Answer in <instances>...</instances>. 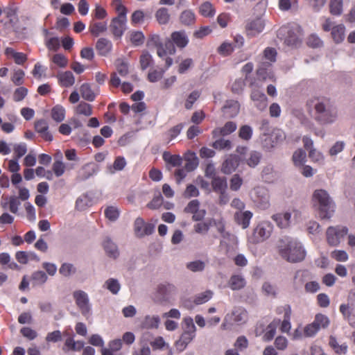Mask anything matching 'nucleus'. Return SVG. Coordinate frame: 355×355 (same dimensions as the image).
I'll list each match as a JSON object with an SVG mask.
<instances>
[{"label":"nucleus","mask_w":355,"mask_h":355,"mask_svg":"<svg viewBox=\"0 0 355 355\" xmlns=\"http://www.w3.org/2000/svg\"><path fill=\"white\" fill-rule=\"evenodd\" d=\"M240 161L237 155H230L222 164L221 172L226 175L232 173L238 168Z\"/></svg>","instance_id":"11"},{"label":"nucleus","mask_w":355,"mask_h":355,"mask_svg":"<svg viewBox=\"0 0 355 355\" xmlns=\"http://www.w3.org/2000/svg\"><path fill=\"white\" fill-rule=\"evenodd\" d=\"M345 28L343 25L340 24L332 28L331 35L336 43H340L345 38Z\"/></svg>","instance_id":"39"},{"label":"nucleus","mask_w":355,"mask_h":355,"mask_svg":"<svg viewBox=\"0 0 355 355\" xmlns=\"http://www.w3.org/2000/svg\"><path fill=\"white\" fill-rule=\"evenodd\" d=\"M104 286L109 290L113 295H116L121 289V285L119 281L114 278H110L105 281Z\"/></svg>","instance_id":"46"},{"label":"nucleus","mask_w":355,"mask_h":355,"mask_svg":"<svg viewBox=\"0 0 355 355\" xmlns=\"http://www.w3.org/2000/svg\"><path fill=\"white\" fill-rule=\"evenodd\" d=\"M126 165V161L123 157H117L114 164L109 167L110 172L114 173L115 171H122Z\"/></svg>","instance_id":"53"},{"label":"nucleus","mask_w":355,"mask_h":355,"mask_svg":"<svg viewBox=\"0 0 355 355\" xmlns=\"http://www.w3.org/2000/svg\"><path fill=\"white\" fill-rule=\"evenodd\" d=\"M213 293L211 291H206L197 295L193 300L196 304H202L208 302L212 297Z\"/></svg>","instance_id":"60"},{"label":"nucleus","mask_w":355,"mask_h":355,"mask_svg":"<svg viewBox=\"0 0 355 355\" xmlns=\"http://www.w3.org/2000/svg\"><path fill=\"white\" fill-rule=\"evenodd\" d=\"M286 139V134L285 132L280 130L277 129L275 130L272 135L270 137V140L272 141V144H271L270 147L272 148L275 146V145L282 142Z\"/></svg>","instance_id":"47"},{"label":"nucleus","mask_w":355,"mask_h":355,"mask_svg":"<svg viewBox=\"0 0 355 355\" xmlns=\"http://www.w3.org/2000/svg\"><path fill=\"white\" fill-rule=\"evenodd\" d=\"M279 254L290 263L302 261L306 257V250L302 243L295 238L284 236L277 244Z\"/></svg>","instance_id":"1"},{"label":"nucleus","mask_w":355,"mask_h":355,"mask_svg":"<svg viewBox=\"0 0 355 355\" xmlns=\"http://www.w3.org/2000/svg\"><path fill=\"white\" fill-rule=\"evenodd\" d=\"M279 323L280 320H274L268 325L266 332L263 336V339L264 341L268 342L273 339L276 334L277 327Z\"/></svg>","instance_id":"32"},{"label":"nucleus","mask_w":355,"mask_h":355,"mask_svg":"<svg viewBox=\"0 0 355 355\" xmlns=\"http://www.w3.org/2000/svg\"><path fill=\"white\" fill-rule=\"evenodd\" d=\"M130 41L135 46H140L144 43V35L141 31H133L130 33Z\"/></svg>","instance_id":"64"},{"label":"nucleus","mask_w":355,"mask_h":355,"mask_svg":"<svg viewBox=\"0 0 355 355\" xmlns=\"http://www.w3.org/2000/svg\"><path fill=\"white\" fill-rule=\"evenodd\" d=\"M262 158L261 153L252 150L250 153L248 158L246 159V164L251 168H254L259 165Z\"/></svg>","instance_id":"41"},{"label":"nucleus","mask_w":355,"mask_h":355,"mask_svg":"<svg viewBox=\"0 0 355 355\" xmlns=\"http://www.w3.org/2000/svg\"><path fill=\"white\" fill-rule=\"evenodd\" d=\"M162 158L166 163L173 167L180 166L182 164V158L179 155H171L168 151L163 153Z\"/></svg>","instance_id":"30"},{"label":"nucleus","mask_w":355,"mask_h":355,"mask_svg":"<svg viewBox=\"0 0 355 355\" xmlns=\"http://www.w3.org/2000/svg\"><path fill=\"white\" fill-rule=\"evenodd\" d=\"M35 129L46 141H51L53 140V135L49 132V125L45 120L41 119L36 121L35 123Z\"/></svg>","instance_id":"19"},{"label":"nucleus","mask_w":355,"mask_h":355,"mask_svg":"<svg viewBox=\"0 0 355 355\" xmlns=\"http://www.w3.org/2000/svg\"><path fill=\"white\" fill-rule=\"evenodd\" d=\"M235 217L237 223L241 225L243 229H245L249 226L252 213L250 211H245L243 213L236 214Z\"/></svg>","instance_id":"37"},{"label":"nucleus","mask_w":355,"mask_h":355,"mask_svg":"<svg viewBox=\"0 0 355 355\" xmlns=\"http://www.w3.org/2000/svg\"><path fill=\"white\" fill-rule=\"evenodd\" d=\"M176 293L177 288L173 284H159L157 288L156 301L159 303L168 302Z\"/></svg>","instance_id":"7"},{"label":"nucleus","mask_w":355,"mask_h":355,"mask_svg":"<svg viewBox=\"0 0 355 355\" xmlns=\"http://www.w3.org/2000/svg\"><path fill=\"white\" fill-rule=\"evenodd\" d=\"M312 203L321 219H330L336 211V204L324 189H316L312 196Z\"/></svg>","instance_id":"3"},{"label":"nucleus","mask_w":355,"mask_h":355,"mask_svg":"<svg viewBox=\"0 0 355 355\" xmlns=\"http://www.w3.org/2000/svg\"><path fill=\"white\" fill-rule=\"evenodd\" d=\"M212 146L216 150H230L232 148V142L229 139L220 138L212 144Z\"/></svg>","instance_id":"55"},{"label":"nucleus","mask_w":355,"mask_h":355,"mask_svg":"<svg viewBox=\"0 0 355 355\" xmlns=\"http://www.w3.org/2000/svg\"><path fill=\"white\" fill-rule=\"evenodd\" d=\"M313 322L320 329L321 328H327L329 326L330 321L327 315L318 313L315 315Z\"/></svg>","instance_id":"54"},{"label":"nucleus","mask_w":355,"mask_h":355,"mask_svg":"<svg viewBox=\"0 0 355 355\" xmlns=\"http://www.w3.org/2000/svg\"><path fill=\"white\" fill-rule=\"evenodd\" d=\"M199 12L205 17H212L215 15V10L210 2L205 1L200 6Z\"/></svg>","instance_id":"45"},{"label":"nucleus","mask_w":355,"mask_h":355,"mask_svg":"<svg viewBox=\"0 0 355 355\" xmlns=\"http://www.w3.org/2000/svg\"><path fill=\"white\" fill-rule=\"evenodd\" d=\"M104 214L109 220L115 222L119 217L120 211L117 207L109 206L105 209Z\"/></svg>","instance_id":"48"},{"label":"nucleus","mask_w":355,"mask_h":355,"mask_svg":"<svg viewBox=\"0 0 355 355\" xmlns=\"http://www.w3.org/2000/svg\"><path fill=\"white\" fill-rule=\"evenodd\" d=\"M240 104L235 100H227L222 107V111L226 118H234L239 114Z\"/></svg>","instance_id":"15"},{"label":"nucleus","mask_w":355,"mask_h":355,"mask_svg":"<svg viewBox=\"0 0 355 355\" xmlns=\"http://www.w3.org/2000/svg\"><path fill=\"white\" fill-rule=\"evenodd\" d=\"M329 345L336 354H345L347 351V345L345 343L339 345L336 338L333 336L329 337Z\"/></svg>","instance_id":"38"},{"label":"nucleus","mask_w":355,"mask_h":355,"mask_svg":"<svg viewBox=\"0 0 355 355\" xmlns=\"http://www.w3.org/2000/svg\"><path fill=\"white\" fill-rule=\"evenodd\" d=\"M155 226L150 223H146L143 218L138 217L135 220L134 230L137 236L143 237L150 235L154 232Z\"/></svg>","instance_id":"10"},{"label":"nucleus","mask_w":355,"mask_h":355,"mask_svg":"<svg viewBox=\"0 0 355 355\" xmlns=\"http://www.w3.org/2000/svg\"><path fill=\"white\" fill-rule=\"evenodd\" d=\"M51 117L56 122H62L65 118V110L61 105H55L51 110Z\"/></svg>","instance_id":"43"},{"label":"nucleus","mask_w":355,"mask_h":355,"mask_svg":"<svg viewBox=\"0 0 355 355\" xmlns=\"http://www.w3.org/2000/svg\"><path fill=\"white\" fill-rule=\"evenodd\" d=\"M184 157L186 161L184 168L187 172L193 171L198 167L199 160L195 153L189 150L184 154Z\"/></svg>","instance_id":"22"},{"label":"nucleus","mask_w":355,"mask_h":355,"mask_svg":"<svg viewBox=\"0 0 355 355\" xmlns=\"http://www.w3.org/2000/svg\"><path fill=\"white\" fill-rule=\"evenodd\" d=\"M195 336V333L184 331L180 339L175 343L177 349H179L180 352H182L187 347V345L194 338Z\"/></svg>","instance_id":"24"},{"label":"nucleus","mask_w":355,"mask_h":355,"mask_svg":"<svg viewBox=\"0 0 355 355\" xmlns=\"http://www.w3.org/2000/svg\"><path fill=\"white\" fill-rule=\"evenodd\" d=\"M147 46L156 48L157 55L160 58L164 57V45L159 35H151L147 41Z\"/></svg>","instance_id":"20"},{"label":"nucleus","mask_w":355,"mask_h":355,"mask_svg":"<svg viewBox=\"0 0 355 355\" xmlns=\"http://www.w3.org/2000/svg\"><path fill=\"white\" fill-rule=\"evenodd\" d=\"M89 29L94 36L98 37L101 33L107 31V25L106 22H96L91 24Z\"/></svg>","instance_id":"44"},{"label":"nucleus","mask_w":355,"mask_h":355,"mask_svg":"<svg viewBox=\"0 0 355 355\" xmlns=\"http://www.w3.org/2000/svg\"><path fill=\"white\" fill-rule=\"evenodd\" d=\"M250 86L252 88L250 98L254 102V106L261 111L264 110L268 105L266 94L257 84L252 83Z\"/></svg>","instance_id":"8"},{"label":"nucleus","mask_w":355,"mask_h":355,"mask_svg":"<svg viewBox=\"0 0 355 355\" xmlns=\"http://www.w3.org/2000/svg\"><path fill=\"white\" fill-rule=\"evenodd\" d=\"M306 152L302 148L295 150L293 155V161L295 166L302 165L306 160Z\"/></svg>","instance_id":"51"},{"label":"nucleus","mask_w":355,"mask_h":355,"mask_svg":"<svg viewBox=\"0 0 355 355\" xmlns=\"http://www.w3.org/2000/svg\"><path fill=\"white\" fill-rule=\"evenodd\" d=\"M77 272L76 268L70 263H63L59 268V272L61 275L69 277Z\"/></svg>","instance_id":"42"},{"label":"nucleus","mask_w":355,"mask_h":355,"mask_svg":"<svg viewBox=\"0 0 355 355\" xmlns=\"http://www.w3.org/2000/svg\"><path fill=\"white\" fill-rule=\"evenodd\" d=\"M80 92L83 98L88 101H94L96 98L94 92L88 83L83 84L80 87Z\"/></svg>","instance_id":"36"},{"label":"nucleus","mask_w":355,"mask_h":355,"mask_svg":"<svg viewBox=\"0 0 355 355\" xmlns=\"http://www.w3.org/2000/svg\"><path fill=\"white\" fill-rule=\"evenodd\" d=\"M291 218V214L289 212L279 213L272 216V218L280 228L287 227L290 223Z\"/></svg>","instance_id":"27"},{"label":"nucleus","mask_w":355,"mask_h":355,"mask_svg":"<svg viewBox=\"0 0 355 355\" xmlns=\"http://www.w3.org/2000/svg\"><path fill=\"white\" fill-rule=\"evenodd\" d=\"M330 12L334 15H340L343 11V1L342 0H331Z\"/></svg>","instance_id":"59"},{"label":"nucleus","mask_w":355,"mask_h":355,"mask_svg":"<svg viewBox=\"0 0 355 355\" xmlns=\"http://www.w3.org/2000/svg\"><path fill=\"white\" fill-rule=\"evenodd\" d=\"M47 279V275L42 270L35 271L31 275V281L33 286H42L46 282Z\"/></svg>","instance_id":"34"},{"label":"nucleus","mask_w":355,"mask_h":355,"mask_svg":"<svg viewBox=\"0 0 355 355\" xmlns=\"http://www.w3.org/2000/svg\"><path fill=\"white\" fill-rule=\"evenodd\" d=\"M205 263L204 261L197 260L187 263V268L192 272H202L205 270Z\"/></svg>","instance_id":"56"},{"label":"nucleus","mask_w":355,"mask_h":355,"mask_svg":"<svg viewBox=\"0 0 355 355\" xmlns=\"http://www.w3.org/2000/svg\"><path fill=\"white\" fill-rule=\"evenodd\" d=\"M59 80L63 87H69L72 86L75 83L73 74L70 71L61 73L58 75Z\"/></svg>","instance_id":"33"},{"label":"nucleus","mask_w":355,"mask_h":355,"mask_svg":"<svg viewBox=\"0 0 355 355\" xmlns=\"http://www.w3.org/2000/svg\"><path fill=\"white\" fill-rule=\"evenodd\" d=\"M245 280L239 275H232L228 282L229 286L233 291L240 290L245 286Z\"/></svg>","instance_id":"29"},{"label":"nucleus","mask_w":355,"mask_h":355,"mask_svg":"<svg viewBox=\"0 0 355 355\" xmlns=\"http://www.w3.org/2000/svg\"><path fill=\"white\" fill-rule=\"evenodd\" d=\"M211 185L212 190L216 193L227 189V179L225 177L218 176L214 178L211 180Z\"/></svg>","instance_id":"28"},{"label":"nucleus","mask_w":355,"mask_h":355,"mask_svg":"<svg viewBox=\"0 0 355 355\" xmlns=\"http://www.w3.org/2000/svg\"><path fill=\"white\" fill-rule=\"evenodd\" d=\"M76 112L78 114H83L86 116H91L92 114V105L82 101L76 107Z\"/></svg>","instance_id":"52"},{"label":"nucleus","mask_w":355,"mask_h":355,"mask_svg":"<svg viewBox=\"0 0 355 355\" xmlns=\"http://www.w3.org/2000/svg\"><path fill=\"white\" fill-rule=\"evenodd\" d=\"M153 60L151 55L148 51H144L140 56V66L142 70H145L150 66L153 63Z\"/></svg>","instance_id":"58"},{"label":"nucleus","mask_w":355,"mask_h":355,"mask_svg":"<svg viewBox=\"0 0 355 355\" xmlns=\"http://www.w3.org/2000/svg\"><path fill=\"white\" fill-rule=\"evenodd\" d=\"M262 291L268 297H276L277 288L269 282H264L262 285Z\"/></svg>","instance_id":"63"},{"label":"nucleus","mask_w":355,"mask_h":355,"mask_svg":"<svg viewBox=\"0 0 355 355\" xmlns=\"http://www.w3.org/2000/svg\"><path fill=\"white\" fill-rule=\"evenodd\" d=\"M277 51L274 48H266L263 51V56L262 57V61H267L271 63L276 61Z\"/></svg>","instance_id":"57"},{"label":"nucleus","mask_w":355,"mask_h":355,"mask_svg":"<svg viewBox=\"0 0 355 355\" xmlns=\"http://www.w3.org/2000/svg\"><path fill=\"white\" fill-rule=\"evenodd\" d=\"M278 173L275 170L272 164H267L261 171V178L263 180L268 183H272L277 180Z\"/></svg>","instance_id":"21"},{"label":"nucleus","mask_w":355,"mask_h":355,"mask_svg":"<svg viewBox=\"0 0 355 355\" xmlns=\"http://www.w3.org/2000/svg\"><path fill=\"white\" fill-rule=\"evenodd\" d=\"M307 105L314 108V119L321 125L332 124L338 119L337 108L327 99H311L307 102Z\"/></svg>","instance_id":"2"},{"label":"nucleus","mask_w":355,"mask_h":355,"mask_svg":"<svg viewBox=\"0 0 355 355\" xmlns=\"http://www.w3.org/2000/svg\"><path fill=\"white\" fill-rule=\"evenodd\" d=\"M347 232L348 229L346 227L331 226L328 227L326 233L328 243L332 246L338 245Z\"/></svg>","instance_id":"6"},{"label":"nucleus","mask_w":355,"mask_h":355,"mask_svg":"<svg viewBox=\"0 0 355 355\" xmlns=\"http://www.w3.org/2000/svg\"><path fill=\"white\" fill-rule=\"evenodd\" d=\"M306 44L309 47L315 49L322 46L323 42L317 35L312 34L308 37L306 40Z\"/></svg>","instance_id":"62"},{"label":"nucleus","mask_w":355,"mask_h":355,"mask_svg":"<svg viewBox=\"0 0 355 355\" xmlns=\"http://www.w3.org/2000/svg\"><path fill=\"white\" fill-rule=\"evenodd\" d=\"M112 44L106 38H100L96 44V49L101 55L106 56L111 51Z\"/></svg>","instance_id":"25"},{"label":"nucleus","mask_w":355,"mask_h":355,"mask_svg":"<svg viewBox=\"0 0 355 355\" xmlns=\"http://www.w3.org/2000/svg\"><path fill=\"white\" fill-rule=\"evenodd\" d=\"M99 171V166L90 162L85 164L79 171L78 178L81 181H85L96 175Z\"/></svg>","instance_id":"13"},{"label":"nucleus","mask_w":355,"mask_h":355,"mask_svg":"<svg viewBox=\"0 0 355 355\" xmlns=\"http://www.w3.org/2000/svg\"><path fill=\"white\" fill-rule=\"evenodd\" d=\"M236 128L237 125L235 122L227 121L223 127L215 128L212 131V135L214 138L227 136L234 132Z\"/></svg>","instance_id":"16"},{"label":"nucleus","mask_w":355,"mask_h":355,"mask_svg":"<svg viewBox=\"0 0 355 355\" xmlns=\"http://www.w3.org/2000/svg\"><path fill=\"white\" fill-rule=\"evenodd\" d=\"M73 298L82 315L89 318L92 314V305L88 294L82 290H76L73 293Z\"/></svg>","instance_id":"4"},{"label":"nucleus","mask_w":355,"mask_h":355,"mask_svg":"<svg viewBox=\"0 0 355 355\" xmlns=\"http://www.w3.org/2000/svg\"><path fill=\"white\" fill-rule=\"evenodd\" d=\"M160 323V318L158 315H146L142 322V327L145 329H157Z\"/></svg>","instance_id":"40"},{"label":"nucleus","mask_w":355,"mask_h":355,"mask_svg":"<svg viewBox=\"0 0 355 355\" xmlns=\"http://www.w3.org/2000/svg\"><path fill=\"white\" fill-rule=\"evenodd\" d=\"M286 33L287 35L285 37L284 42L285 44L288 46L297 47L301 44L302 40L297 35V34L293 31L287 30L286 28H279L277 33L278 37L284 35Z\"/></svg>","instance_id":"12"},{"label":"nucleus","mask_w":355,"mask_h":355,"mask_svg":"<svg viewBox=\"0 0 355 355\" xmlns=\"http://www.w3.org/2000/svg\"><path fill=\"white\" fill-rule=\"evenodd\" d=\"M196 16L191 10H185L180 15V21L184 26H190L195 22Z\"/></svg>","instance_id":"35"},{"label":"nucleus","mask_w":355,"mask_h":355,"mask_svg":"<svg viewBox=\"0 0 355 355\" xmlns=\"http://www.w3.org/2000/svg\"><path fill=\"white\" fill-rule=\"evenodd\" d=\"M252 128L248 125H241L239 130V137L244 141L250 140L252 137Z\"/></svg>","instance_id":"49"},{"label":"nucleus","mask_w":355,"mask_h":355,"mask_svg":"<svg viewBox=\"0 0 355 355\" xmlns=\"http://www.w3.org/2000/svg\"><path fill=\"white\" fill-rule=\"evenodd\" d=\"M171 39L173 40L175 46L178 48L183 49L189 43V38L184 31H175L171 33Z\"/></svg>","instance_id":"23"},{"label":"nucleus","mask_w":355,"mask_h":355,"mask_svg":"<svg viewBox=\"0 0 355 355\" xmlns=\"http://www.w3.org/2000/svg\"><path fill=\"white\" fill-rule=\"evenodd\" d=\"M126 17L117 16L112 19L110 28L115 37H121L126 30Z\"/></svg>","instance_id":"9"},{"label":"nucleus","mask_w":355,"mask_h":355,"mask_svg":"<svg viewBox=\"0 0 355 355\" xmlns=\"http://www.w3.org/2000/svg\"><path fill=\"white\" fill-rule=\"evenodd\" d=\"M103 246L105 254L110 258L116 259L119 257L120 252L118 246L110 238L105 239Z\"/></svg>","instance_id":"17"},{"label":"nucleus","mask_w":355,"mask_h":355,"mask_svg":"<svg viewBox=\"0 0 355 355\" xmlns=\"http://www.w3.org/2000/svg\"><path fill=\"white\" fill-rule=\"evenodd\" d=\"M232 318L238 324L245 323L248 320V312L243 307H235L232 312Z\"/></svg>","instance_id":"26"},{"label":"nucleus","mask_w":355,"mask_h":355,"mask_svg":"<svg viewBox=\"0 0 355 355\" xmlns=\"http://www.w3.org/2000/svg\"><path fill=\"white\" fill-rule=\"evenodd\" d=\"M257 75L259 79L263 80L273 79L274 74L271 63L267 61H261L258 66Z\"/></svg>","instance_id":"14"},{"label":"nucleus","mask_w":355,"mask_h":355,"mask_svg":"<svg viewBox=\"0 0 355 355\" xmlns=\"http://www.w3.org/2000/svg\"><path fill=\"white\" fill-rule=\"evenodd\" d=\"M265 27L264 20L260 17H257L250 21L246 26L248 34L254 36L263 31Z\"/></svg>","instance_id":"18"},{"label":"nucleus","mask_w":355,"mask_h":355,"mask_svg":"<svg viewBox=\"0 0 355 355\" xmlns=\"http://www.w3.org/2000/svg\"><path fill=\"white\" fill-rule=\"evenodd\" d=\"M273 225L268 221L259 223L254 228L251 237V242L258 243L268 239L272 232Z\"/></svg>","instance_id":"5"},{"label":"nucleus","mask_w":355,"mask_h":355,"mask_svg":"<svg viewBox=\"0 0 355 355\" xmlns=\"http://www.w3.org/2000/svg\"><path fill=\"white\" fill-rule=\"evenodd\" d=\"M6 200H8L10 211L12 214H17L19 207L21 205L19 198L15 196H11L9 198H6Z\"/></svg>","instance_id":"61"},{"label":"nucleus","mask_w":355,"mask_h":355,"mask_svg":"<svg viewBox=\"0 0 355 355\" xmlns=\"http://www.w3.org/2000/svg\"><path fill=\"white\" fill-rule=\"evenodd\" d=\"M115 65L116 67L117 72L121 76H125L128 75V63L123 58H118L115 61Z\"/></svg>","instance_id":"50"},{"label":"nucleus","mask_w":355,"mask_h":355,"mask_svg":"<svg viewBox=\"0 0 355 355\" xmlns=\"http://www.w3.org/2000/svg\"><path fill=\"white\" fill-rule=\"evenodd\" d=\"M155 16L158 23L162 25L167 24L171 19L168 9L164 7L159 8Z\"/></svg>","instance_id":"31"}]
</instances>
